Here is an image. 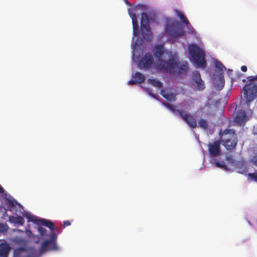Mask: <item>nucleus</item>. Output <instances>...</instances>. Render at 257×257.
<instances>
[{"label": "nucleus", "mask_w": 257, "mask_h": 257, "mask_svg": "<svg viewBox=\"0 0 257 257\" xmlns=\"http://www.w3.org/2000/svg\"><path fill=\"white\" fill-rule=\"evenodd\" d=\"M10 220L13 223L18 224L20 225H23L25 222L24 218L21 216H11L10 218Z\"/></svg>", "instance_id": "nucleus-18"}, {"label": "nucleus", "mask_w": 257, "mask_h": 257, "mask_svg": "<svg viewBox=\"0 0 257 257\" xmlns=\"http://www.w3.org/2000/svg\"><path fill=\"white\" fill-rule=\"evenodd\" d=\"M215 67L218 70V75L216 78H215L216 81V86L218 89L220 90L223 87L225 83L223 73L226 70V67L221 62L218 60L215 61Z\"/></svg>", "instance_id": "nucleus-9"}, {"label": "nucleus", "mask_w": 257, "mask_h": 257, "mask_svg": "<svg viewBox=\"0 0 257 257\" xmlns=\"http://www.w3.org/2000/svg\"><path fill=\"white\" fill-rule=\"evenodd\" d=\"M166 33L171 37L177 38L184 34L180 24L176 21H167L166 26Z\"/></svg>", "instance_id": "nucleus-7"}, {"label": "nucleus", "mask_w": 257, "mask_h": 257, "mask_svg": "<svg viewBox=\"0 0 257 257\" xmlns=\"http://www.w3.org/2000/svg\"><path fill=\"white\" fill-rule=\"evenodd\" d=\"M168 63L163 66V70L172 75L183 76L189 71L188 63L186 61H178L177 58L172 55V53H168Z\"/></svg>", "instance_id": "nucleus-2"}, {"label": "nucleus", "mask_w": 257, "mask_h": 257, "mask_svg": "<svg viewBox=\"0 0 257 257\" xmlns=\"http://www.w3.org/2000/svg\"><path fill=\"white\" fill-rule=\"evenodd\" d=\"M178 17L180 18L182 22L185 25H189V22L186 18V17L180 11H176Z\"/></svg>", "instance_id": "nucleus-22"}, {"label": "nucleus", "mask_w": 257, "mask_h": 257, "mask_svg": "<svg viewBox=\"0 0 257 257\" xmlns=\"http://www.w3.org/2000/svg\"><path fill=\"white\" fill-rule=\"evenodd\" d=\"M137 83H138L136 80L135 79V80H130L128 82V84H130V85H135Z\"/></svg>", "instance_id": "nucleus-35"}, {"label": "nucleus", "mask_w": 257, "mask_h": 257, "mask_svg": "<svg viewBox=\"0 0 257 257\" xmlns=\"http://www.w3.org/2000/svg\"><path fill=\"white\" fill-rule=\"evenodd\" d=\"M241 70L243 72H245L247 71V67L245 65H243L241 67Z\"/></svg>", "instance_id": "nucleus-36"}, {"label": "nucleus", "mask_w": 257, "mask_h": 257, "mask_svg": "<svg viewBox=\"0 0 257 257\" xmlns=\"http://www.w3.org/2000/svg\"><path fill=\"white\" fill-rule=\"evenodd\" d=\"M14 257H32V255L24 247H19L15 249Z\"/></svg>", "instance_id": "nucleus-15"}, {"label": "nucleus", "mask_w": 257, "mask_h": 257, "mask_svg": "<svg viewBox=\"0 0 257 257\" xmlns=\"http://www.w3.org/2000/svg\"><path fill=\"white\" fill-rule=\"evenodd\" d=\"M177 112L191 128H195L197 127L196 120L192 115L185 112L183 110L177 109Z\"/></svg>", "instance_id": "nucleus-11"}, {"label": "nucleus", "mask_w": 257, "mask_h": 257, "mask_svg": "<svg viewBox=\"0 0 257 257\" xmlns=\"http://www.w3.org/2000/svg\"><path fill=\"white\" fill-rule=\"evenodd\" d=\"M189 53L198 67L204 68L206 65L205 52L197 45L192 44L188 46Z\"/></svg>", "instance_id": "nucleus-3"}, {"label": "nucleus", "mask_w": 257, "mask_h": 257, "mask_svg": "<svg viewBox=\"0 0 257 257\" xmlns=\"http://www.w3.org/2000/svg\"><path fill=\"white\" fill-rule=\"evenodd\" d=\"M215 166L217 167L223 168V169L226 168V165L224 164V163L223 162L220 163L218 162H216L215 163Z\"/></svg>", "instance_id": "nucleus-32"}, {"label": "nucleus", "mask_w": 257, "mask_h": 257, "mask_svg": "<svg viewBox=\"0 0 257 257\" xmlns=\"http://www.w3.org/2000/svg\"><path fill=\"white\" fill-rule=\"evenodd\" d=\"M199 126L201 128L206 130L208 127L207 121L203 119H200L198 122Z\"/></svg>", "instance_id": "nucleus-24"}, {"label": "nucleus", "mask_w": 257, "mask_h": 257, "mask_svg": "<svg viewBox=\"0 0 257 257\" xmlns=\"http://www.w3.org/2000/svg\"><path fill=\"white\" fill-rule=\"evenodd\" d=\"M226 160L228 162V163L230 164H231L232 166H234L235 165V163L237 161L234 160L232 157L231 156H227L226 157Z\"/></svg>", "instance_id": "nucleus-29"}, {"label": "nucleus", "mask_w": 257, "mask_h": 257, "mask_svg": "<svg viewBox=\"0 0 257 257\" xmlns=\"http://www.w3.org/2000/svg\"><path fill=\"white\" fill-rule=\"evenodd\" d=\"M8 229V225L6 223H0V232H6Z\"/></svg>", "instance_id": "nucleus-28"}, {"label": "nucleus", "mask_w": 257, "mask_h": 257, "mask_svg": "<svg viewBox=\"0 0 257 257\" xmlns=\"http://www.w3.org/2000/svg\"><path fill=\"white\" fill-rule=\"evenodd\" d=\"M133 32H134V35L138 36L139 34L138 22H136V24L133 23Z\"/></svg>", "instance_id": "nucleus-27"}, {"label": "nucleus", "mask_w": 257, "mask_h": 257, "mask_svg": "<svg viewBox=\"0 0 257 257\" xmlns=\"http://www.w3.org/2000/svg\"><path fill=\"white\" fill-rule=\"evenodd\" d=\"M209 151L211 156L216 157L221 154L220 146H209Z\"/></svg>", "instance_id": "nucleus-17"}, {"label": "nucleus", "mask_w": 257, "mask_h": 257, "mask_svg": "<svg viewBox=\"0 0 257 257\" xmlns=\"http://www.w3.org/2000/svg\"><path fill=\"white\" fill-rule=\"evenodd\" d=\"M4 189L3 187L0 185V193H3L4 192Z\"/></svg>", "instance_id": "nucleus-37"}, {"label": "nucleus", "mask_w": 257, "mask_h": 257, "mask_svg": "<svg viewBox=\"0 0 257 257\" xmlns=\"http://www.w3.org/2000/svg\"><path fill=\"white\" fill-rule=\"evenodd\" d=\"M141 29L143 39L146 41H151L152 36L150 26V20L148 14L143 13L141 15Z\"/></svg>", "instance_id": "nucleus-5"}, {"label": "nucleus", "mask_w": 257, "mask_h": 257, "mask_svg": "<svg viewBox=\"0 0 257 257\" xmlns=\"http://www.w3.org/2000/svg\"><path fill=\"white\" fill-rule=\"evenodd\" d=\"M149 94L151 96H152L153 97L155 98H156V95L155 94H154L153 93L149 91Z\"/></svg>", "instance_id": "nucleus-38"}, {"label": "nucleus", "mask_w": 257, "mask_h": 257, "mask_svg": "<svg viewBox=\"0 0 257 257\" xmlns=\"http://www.w3.org/2000/svg\"><path fill=\"white\" fill-rule=\"evenodd\" d=\"M39 225V226L38 228V230L40 234L41 235V236H45L47 235V230L46 229V228L43 226H41V225Z\"/></svg>", "instance_id": "nucleus-26"}, {"label": "nucleus", "mask_w": 257, "mask_h": 257, "mask_svg": "<svg viewBox=\"0 0 257 257\" xmlns=\"http://www.w3.org/2000/svg\"><path fill=\"white\" fill-rule=\"evenodd\" d=\"M209 145H212V144L211 143H210ZM213 145H219V144L217 141H216V142H214Z\"/></svg>", "instance_id": "nucleus-39"}, {"label": "nucleus", "mask_w": 257, "mask_h": 257, "mask_svg": "<svg viewBox=\"0 0 257 257\" xmlns=\"http://www.w3.org/2000/svg\"><path fill=\"white\" fill-rule=\"evenodd\" d=\"M247 78L249 79L248 81L244 86L243 90L246 103L249 105L256 96L257 85L254 83V81L257 80V76L248 77Z\"/></svg>", "instance_id": "nucleus-4"}, {"label": "nucleus", "mask_w": 257, "mask_h": 257, "mask_svg": "<svg viewBox=\"0 0 257 257\" xmlns=\"http://www.w3.org/2000/svg\"><path fill=\"white\" fill-rule=\"evenodd\" d=\"M196 88L199 91H202L205 88V85L204 82L202 79L195 82Z\"/></svg>", "instance_id": "nucleus-23"}, {"label": "nucleus", "mask_w": 257, "mask_h": 257, "mask_svg": "<svg viewBox=\"0 0 257 257\" xmlns=\"http://www.w3.org/2000/svg\"><path fill=\"white\" fill-rule=\"evenodd\" d=\"M137 11V10L136 8L129 9L128 10L129 15L132 20V23L136 24V22H138V19L136 15Z\"/></svg>", "instance_id": "nucleus-19"}, {"label": "nucleus", "mask_w": 257, "mask_h": 257, "mask_svg": "<svg viewBox=\"0 0 257 257\" xmlns=\"http://www.w3.org/2000/svg\"><path fill=\"white\" fill-rule=\"evenodd\" d=\"M224 146L226 147V149L229 150L234 149L236 147V146Z\"/></svg>", "instance_id": "nucleus-34"}, {"label": "nucleus", "mask_w": 257, "mask_h": 257, "mask_svg": "<svg viewBox=\"0 0 257 257\" xmlns=\"http://www.w3.org/2000/svg\"><path fill=\"white\" fill-rule=\"evenodd\" d=\"M234 167L237 170V172L240 174H244L248 171L247 166L243 159L236 161Z\"/></svg>", "instance_id": "nucleus-14"}, {"label": "nucleus", "mask_w": 257, "mask_h": 257, "mask_svg": "<svg viewBox=\"0 0 257 257\" xmlns=\"http://www.w3.org/2000/svg\"><path fill=\"white\" fill-rule=\"evenodd\" d=\"M10 250V246L8 244L4 243L0 244V256L8 257Z\"/></svg>", "instance_id": "nucleus-16"}, {"label": "nucleus", "mask_w": 257, "mask_h": 257, "mask_svg": "<svg viewBox=\"0 0 257 257\" xmlns=\"http://www.w3.org/2000/svg\"><path fill=\"white\" fill-rule=\"evenodd\" d=\"M172 53L170 52H166V54H168V53ZM153 53L155 57L158 60V68L161 70H163V66H165V63H168V60H165L162 58L164 53H165L164 46L162 45H158L154 47L153 49Z\"/></svg>", "instance_id": "nucleus-8"}, {"label": "nucleus", "mask_w": 257, "mask_h": 257, "mask_svg": "<svg viewBox=\"0 0 257 257\" xmlns=\"http://www.w3.org/2000/svg\"><path fill=\"white\" fill-rule=\"evenodd\" d=\"M192 79L195 82L201 79L200 73L198 71H195L193 73Z\"/></svg>", "instance_id": "nucleus-25"}, {"label": "nucleus", "mask_w": 257, "mask_h": 257, "mask_svg": "<svg viewBox=\"0 0 257 257\" xmlns=\"http://www.w3.org/2000/svg\"><path fill=\"white\" fill-rule=\"evenodd\" d=\"M134 78L139 83H142L145 80L144 75L140 72H136L134 75Z\"/></svg>", "instance_id": "nucleus-20"}, {"label": "nucleus", "mask_w": 257, "mask_h": 257, "mask_svg": "<svg viewBox=\"0 0 257 257\" xmlns=\"http://www.w3.org/2000/svg\"><path fill=\"white\" fill-rule=\"evenodd\" d=\"M26 217L28 219L29 221L33 222L37 225L46 226L51 230L50 239H46L41 243L40 247V251L45 252L50 250H59V247L56 242L58 230L53 222L46 219H38L30 214H26Z\"/></svg>", "instance_id": "nucleus-1"}, {"label": "nucleus", "mask_w": 257, "mask_h": 257, "mask_svg": "<svg viewBox=\"0 0 257 257\" xmlns=\"http://www.w3.org/2000/svg\"><path fill=\"white\" fill-rule=\"evenodd\" d=\"M163 104L164 105H165V106L168 107L171 110H172L173 111H176L177 112V110H176L175 109L174 106L172 104H170L169 103H166V102H163Z\"/></svg>", "instance_id": "nucleus-30"}, {"label": "nucleus", "mask_w": 257, "mask_h": 257, "mask_svg": "<svg viewBox=\"0 0 257 257\" xmlns=\"http://www.w3.org/2000/svg\"><path fill=\"white\" fill-rule=\"evenodd\" d=\"M148 82L150 84L155 87L161 88L163 86L162 83L160 81L156 79H148Z\"/></svg>", "instance_id": "nucleus-21"}, {"label": "nucleus", "mask_w": 257, "mask_h": 257, "mask_svg": "<svg viewBox=\"0 0 257 257\" xmlns=\"http://www.w3.org/2000/svg\"><path fill=\"white\" fill-rule=\"evenodd\" d=\"M161 95L169 101H175L176 100V94L170 89H163L160 91Z\"/></svg>", "instance_id": "nucleus-13"}, {"label": "nucleus", "mask_w": 257, "mask_h": 257, "mask_svg": "<svg viewBox=\"0 0 257 257\" xmlns=\"http://www.w3.org/2000/svg\"><path fill=\"white\" fill-rule=\"evenodd\" d=\"M154 62V59L151 53H147L138 61V66L142 69H149L152 67Z\"/></svg>", "instance_id": "nucleus-10"}, {"label": "nucleus", "mask_w": 257, "mask_h": 257, "mask_svg": "<svg viewBox=\"0 0 257 257\" xmlns=\"http://www.w3.org/2000/svg\"><path fill=\"white\" fill-rule=\"evenodd\" d=\"M220 141L226 145H237V137L234 130L226 129L223 132H219Z\"/></svg>", "instance_id": "nucleus-6"}, {"label": "nucleus", "mask_w": 257, "mask_h": 257, "mask_svg": "<svg viewBox=\"0 0 257 257\" xmlns=\"http://www.w3.org/2000/svg\"><path fill=\"white\" fill-rule=\"evenodd\" d=\"M248 119L247 116L244 110H237L234 117V121L239 125H244Z\"/></svg>", "instance_id": "nucleus-12"}, {"label": "nucleus", "mask_w": 257, "mask_h": 257, "mask_svg": "<svg viewBox=\"0 0 257 257\" xmlns=\"http://www.w3.org/2000/svg\"><path fill=\"white\" fill-rule=\"evenodd\" d=\"M70 224H71V223L69 221H68V220L64 221L63 223V227H65L70 225Z\"/></svg>", "instance_id": "nucleus-33"}, {"label": "nucleus", "mask_w": 257, "mask_h": 257, "mask_svg": "<svg viewBox=\"0 0 257 257\" xmlns=\"http://www.w3.org/2000/svg\"><path fill=\"white\" fill-rule=\"evenodd\" d=\"M248 176L251 180L257 182V173H249L248 174Z\"/></svg>", "instance_id": "nucleus-31"}, {"label": "nucleus", "mask_w": 257, "mask_h": 257, "mask_svg": "<svg viewBox=\"0 0 257 257\" xmlns=\"http://www.w3.org/2000/svg\"><path fill=\"white\" fill-rule=\"evenodd\" d=\"M194 32V31L192 30L191 32V33L193 34Z\"/></svg>", "instance_id": "nucleus-40"}]
</instances>
